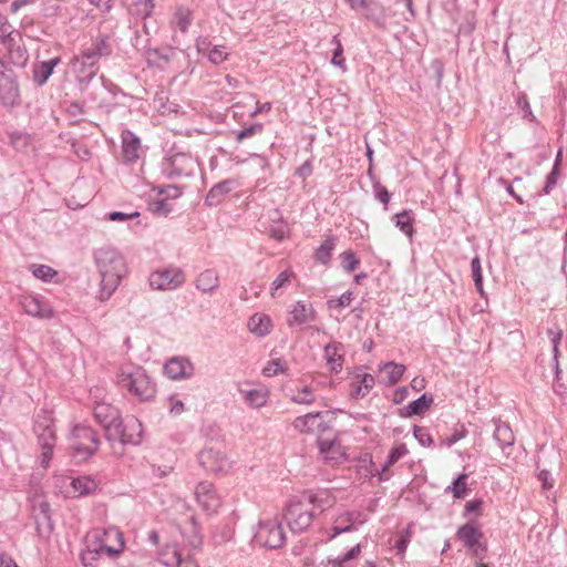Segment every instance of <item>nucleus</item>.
<instances>
[{"mask_svg":"<svg viewBox=\"0 0 567 567\" xmlns=\"http://www.w3.org/2000/svg\"><path fill=\"white\" fill-rule=\"evenodd\" d=\"M140 213H123V212H112L107 214L106 218L111 221H125L134 218H138Z\"/></svg>","mask_w":567,"mask_h":567,"instance_id":"0e129e2a","label":"nucleus"},{"mask_svg":"<svg viewBox=\"0 0 567 567\" xmlns=\"http://www.w3.org/2000/svg\"><path fill=\"white\" fill-rule=\"evenodd\" d=\"M482 505H483V501L480 499V498L468 501L465 504L464 515L467 516V515H472L473 514L475 516H478L481 514V511H482Z\"/></svg>","mask_w":567,"mask_h":567,"instance_id":"69168bd1","label":"nucleus"},{"mask_svg":"<svg viewBox=\"0 0 567 567\" xmlns=\"http://www.w3.org/2000/svg\"><path fill=\"white\" fill-rule=\"evenodd\" d=\"M381 372L386 374L385 384L386 385H394L399 382V380L402 378L405 367L400 363L395 362H386L380 368Z\"/></svg>","mask_w":567,"mask_h":567,"instance_id":"58836bf2","label":"nucleus"},{"mask_svg":"<svg viewBox=\"0 0 567 567\" xmlns=\"http://www.w3.org/2000/svg\"><path fill=\"white\" fill-rule=\"evenodd\" d=\"M185 280V274L178 267L153 271L148 278L150 286L154 290H174L182 287Z\"/></svg>","mask_w":567,"mask_h":567,"instance_id":"9b49d317","label":"nucleus"},{"mask_svg":"<svg viewBox=\"0 0 567 567\" xmlns=\"http://www.w3.org/2000/svg\"><path fill=\"white\" fill-rule=\"evenodd\" d=\"M293 277V272L290 269H286L281 271L277 278L271 284V296H276V291L284 287L286 284L290 281V279Z\"/></svg>","mask_w":567,"mask_h":567,"instance_id":"052dcab7","label":"nucleus"},{"mask_svg":"<svg viewBox=\"0 0 567 567\" xmlns=\"http://www.w3.org/2000/svg\"><path fill=\"white\" fill-rule=\"evenodd\" d=\"M548 333V337L550 339V342L553 344V354H554V361H555V382H554V390L556 393L558 394H563L566 392V384L561 381V371L559 369V364H558V354H559V349H558V346L560 343V340H561V336H563V331L560 329H557V330H554V329H549L547 331Z\"/></svg>","mask_w":567,"mask_h":567,"instance_id":"393cba45","label":"nucleus"},{"mask_svg":"<svg viewBox=\"0 0 567 567\" xmlns=\"http://www.w3.org/2000/svg\"><path fill=\"white\" fill-rule=\"evenodd\" d=\"M262 124L260 123H256V124H252L248 127H245L240 131L237 132L236 134V141L237 142H241L244 141L245 138H248V137H251L258 133H261L262 132Z\"/></svg>","mask_w":567,"mask_h":567,"instance_id":"680f3d73","label":"nucleus"},{"mask_svg":"<svg viewBox=\"0 0 567 567\" xmlns=\"http://www.w3.org/2000/svg\"><path fill=\"white\" fill-rule=\"evenodd\" d=\"M154 9L153 0H140L134 3V12L143 18L148 17Z\"/></svg>","mask_w":567,"mask_h":567,"instance_id":"e2e57ef3","label":"nucleus"},{"mask_svg":"<svg viewBox=\"0 0 567 567\" xmlns=\"http://www.w3.org/2000/svg\"><path fill=\"white\" fill-rule=\"evenodd\" d=\"M198 462L206 472L223 473L230 467L226 455L214 447L204 449L198 453Z\"/></svg>","mask_w":567,"mask_h":567,"instance_id":"f3484780","label":"nucleus"},{"mask_svg":"<svg viewBox=\"0 0 567 567\" xmlns=\"http://www.w3.org/2000/svg\"><path fill=\"white\" fill-rule=\"evenodd\" d=\"M21 306L25 313L33 317L50 318L52 316V310L48 305L35 297L23 298Z\"/></svg>","mask_w":567,"mask_h":567,"instance_id":"473e14b6","label":"nucleus"},{"mask_svg":"<svg viewBox=\"0 0 567 567\" xmlns=\"http://www.w3.org/2000/svg\"><path fill=\"white\" fill-rule=\"evenodd\" d=\"M291 400L298 404L309 405L315 402L313 390L309 385L297 388L291 396Z\"/></svg>","mask_w":567,"mask_h":567,"instance_id":"a18cd8bd","label":"nucleus"},{"mask_svg":"<svg viewBox=\"0 0 567 567\" xmlns=\"http://www.w3.org/2000/svg\"><path fill=\"white\" fill-rule=\"evenodd\" d=\"M122 162L131 166L137 163L142 154V144L140 137L130 130H123L121 133Z\"/></svg>","mask_w":567,"mask_h":567,"instance_id":"6ab92c4d","label":"nucleus"},{"mask_svg":"<svg viewBox=\"0 0 567 567\" xmlns=\"http://www.w3.org/2000/svg\"><path fill=\"white\" fill-rule=\"evenodd\" d=\"M61 62L60 58L42 61L33 66V81L42 86L52 75L54 68Z\"/></svg>","mask_w":567,"mask_h":567,"instance_id":"72a5a7b5","label":"nucleus"},{"mask_svg":"<svg viewBox=\"0 0 567 567\" xmlns=\"http://www.w3.org/2000/svg\"><path fill=\"white\" fill-rule=\"evenodd\" d=\"M117 382L122 389L130 391L142 401H147L155 394V385L141 367H123Z\"/></svg>","mask_w":567,"mask_h":567,"instance_id":"7ed1b4c3","label":"nucleus"},{"mask_svg":"<svg viewBox=\"0 0 567 567\" xmlns=\"http://www.w3.org/2000/svg\"><path fill=\"white\" fill-rule=\"evenodd\" d=\"M334 247L336 238L333 236H328L326 240L316 249L315 259L322 265L329 264Z\"/></svg>","mask_w":567,"mask_h":567,"instance_id":"ea45409f","label":"nucleus"},{"mask_svg":"<svg viewBox=\"0 0 567 567\" xmlns=\"http://www.w3.org/2000/svg\"><path fill=\"white\" fill-rule=\"evenodd\" d=\"M70 486L74 497L85 496L93 494L97 487L99 482L89 475H80L71 478Z\"/></svg>","mask_w":567,"mask_h":567,"instance_id":"c756f323","label":"nucleus"},{"mask_svg":"<svg viewBox=\"0 0 567 567\" xmlns=\"http://www.w3.org/2000/svg\"><path fill=\"white\" fill-rule=\"evenodd\" d=\"M100 446L97 433L89 425L76 424L70 434V449L76 462H84L93 456Z\"/></svg>","mask_w":567,"mask_h":567,"instance_id":"20e7f679","label":"nucleus"},{"mask_svg":"<svg viewBox=\"0 0 567 567\" xmlns=\"http://www.w3.org/2000/svg\"><path fill=\"white\" fill-rule=\"evenodd\" d=\"M93 415L105 431V437L113 441V429L121 420L120 411L109 402L96 401L93 404Z\"/></svg>","mask_w":567,"mask_h":567,"instance_id":"4468645a","label":"nucleus"},{"mask_svg":"<svg viewBox=\"0 0 567 567\" xmlns=\"http://www.w3.org/2000/svg\"><path fill=\"white\" fill-rule=\"evenodd\" d=\"M33 431L38 437L39 445L55 444V429L51 413L40 412L34 421Z\"/></svg>","mask_w":567,"mask_h":567,"instance_id":"aec40b11","label":"nucleus"},{"mask_svg":"<svg viewBox=\"0 0 567 567\" xmlns=\"http://www.w3.org/2000/svg\"><path fill=\"white\" fill-rule=\"evenodd\" d=\"M332 43H333L334 48H333L331 63L334 66L340 68L343 72H346L347 65H346V59L343 58V47H342L341 42L338 40V38H333Z\"/></svg>","mask_w":567,"mask_h":567,"instance_id":"864d4df0","label":"nucleus"},{"mask_svg":"<svg viewBox=\"0 0 567 567\" xmlns=\"http://www.w3.org/2000/svg\"><path fill=\"white\" fill-rule=\"evenodd\" d=\"M284 517L292 533H302L312 524L315 512L300 496L289 501Z\"/></svg>","mask_w":567,"mask_h":567,"instance_id":"0eeeda50","label":"nucleus"},{"mask_svg":"<svg viewBox=\"0 0 567 567\" xmlns=\"http://www.w3.org/2000/svg\"><path fill=\"white\" fill-rule=\"evenodd\" d=\"M516 105L522 112V117L529 122H537L536 116L534 115L530 104L526 94L519 93L516 97Z\"/></svg>","mask_w":567,"mask_h":567,"instance_id":"3c124183","label":"nucleus"},{"mask_svg":"<svg viewBox=\"0 0 567 567\" xmlns=\"http://www.w3.org/2000/svg\"><path fill=\"white\" fill-rule=\"evenodd\" d=\"M228 54L225 47L214 45V48L208 50L207 58L212 63L219 64L227 59Z\"/></svg>","mask_w":567,"mask_h":567,"instance_id":"4d7b16f0","label":"nucleus"},{"mask_svg":"<svg viewBox=\"0 0 567 567\" xmlns=\"http://www.w3.org/2000/svg\"><path fill=\"white\" fill-rule=\"evenodd\" d=\"M276 215H279L276 212ZM289 233V227L285 220L280 216L272 218V225L269 228V235L276 240H282L287 237Z\"/></svg>","mask_w":567,"mask_h":567,"instance_id":"37998d69","label":"nucleus"},{"mask_svg":"<svg viewBox=\"0 0 567 567\" xmlns=\"http://www.w3.org/2000/svg\"><path fill=\"white\" fill-rule=\"evenodd\" d=\"M152 213L161 216H166L172 212V205L166 198L155 199L150 204Z\"/></svg>","mask_w":567,"mask_h":567,"instance_id":"bf43d9fd","label":"nucleus"},{"mask_svg":"<svg viewBox=\"0 0 567 567\" xmlns=\"http://www.w3.org/2000/svg\"><path fill=\"white\" fill-rule=\"evenodd\" d=\"M300 496L310 508L318 509L320 513L331 508L337 502L333 493L327 488L305 491Z\"/></svg>","mask_w":567,"mask_h":567,"instance_id":"412c9836","label":"nucleus"},{"mask_svg":"<svg viewBox=\"0 0 567 567\" xmlns=\"http://www.w3.org/2000/svg\"><path fill=\"white\" fill-rule=\"evenodd\" d=\"M409 453L405 444H398L393 446L389 455L386 457V461L382 465V473L384 474L391 466H393L396 462H399L403 456H405Z\"/></svg>","mask_w":567,"mask_h":567,"instance_id":"79ce46f5","label":"nucleus"},{"mask_svg":"<svg viewBox=\"0 0 567 567\" xmlns=\"http://www.w3.org/2000/svg\"><path fill=\"white\" fill-rule=\"evenodd\" d=\"M360 553H361V546H360V544H358L354 547H352L344 555L337 557V558L328 557V558L322 559L321 561L315 564L313 567H347V564L350 560L355 559Z\"/></svg>","mask_w":567,"mask_h":567,"instance_id":"c9c22d12","label":"nucleus"},{"mask_svg":"<svg viewBox=\"0 0 567 567\" xmlns=\"http://www.w3.org/2000/svg\"><path fill=\"white\" fill-rule=\"evenodd\" d=\"M239 182L236 178H227L215 184L205 197V204L208 206L219 205L224 197L239 187Z\"/></svg>","mask_w":567,"mask_h":567,"instance_id":"b1692460","label":"nucleus"},{"mask_svg":"<svg viewBox=\"0 0 567 567\" xmlns=\"http://www.w3.org/2000/svg\"><path fill=\"white\" fill-rule=\"evenodd\" d=\"M245 402L251 408H261L267 403L268 390L264 386L239 389Z\"/></svg>","mask_w":567,"mask_h":567,"instance_id":"2f4dec72","label":"nucleus"},{"mask_svg":"<svg viewBox=\"0 0 567 567\" xmlns=\"http://www.w3.org/2000/svg\"><path fill=\"white\" fill-rule=\"evenodd\" d=\"M320 454L326 462L337 464L344 458L340 444L334 440H318Z\"/></svg>","mask_w":567,"mask_h":567,"instance_id":"7c9ffc66","label":"nucleus"},{"mask_svg":"<svg viewBox=\"0 0 567 567\" xmlns=\"http://www.w3.org/2000/svg\"><path fill=\"white\" fill-rule=\"evenodd\" d=\"M316 318L317 312L311 302L297 301L289 311L287 324L292 328L313 322Z\"/></svg>","mask_w":567,"mask_h":567,"instance_id":"4be33fe9","label":"nucleus"},{"mask_svg":"<svg viewBox=\"0 0 567 567\" xmlns=\"http://www.w3.org/2000/svg\"><path fill=\"white\" fill-rule=\"evenodd\" d=\"M86 547L81 553L80 559L84 567H96V561L103 554L92 542L85 538Z\"/></svg>","mask_w":567,"mask_h":567,"instance_id":"a19ab883","label":"nucleus"},{"mask_svg":"<svg viewBox=\"0 0 567 567\" xmlns=\"http://www.w3.org/2000/svg\"><path fill=\"white\" fill-rule=\"evenodd\" d=\"M272 322L269 316L255 313L248 320V329L258 337H266L270 333Z\"/></svg>","mask_w":567,"mask_h":567,"instance_id":"f704fd0d","label":"nucleus"},{"mask_svg":"<svg viewBox=\"0 0 567 567\" xmlns=\"http://www.w3.org/2000/svg\"><path fill=\"white\" fill-rule=\"evenodd\" d=\"M285 372V362L280 359L269 361L262 369L265 377L271 378Z\"/></svg>","mask_w":567,"mask_h":567,"instance_id":"6e6d98bb","label":"nucleus"},{"mask_svg":"<svg viewBox=\"0 0 567 567\" xmlns=\"http://www.w3.org/2000/svg\"><path fill=\"white\" fill-rule=\"evenodd\" d=\"M352 301V292L347 291L342 293L338 299L329 300L328 306L329 308H337V307H348L350 306Z\"/></svg>","mask_w":567,"mask_h":567,"instance_id":"338daca9","label":"nucleus"},{"mask_svg":"<svg viewBox=\"0 0 567 567\" xmlns=\"http://www.w3.org/2000/svg\"><path fill=\"white\" fill-rule=\"evenodd\" d=\"M413 435L422 446L429 447L433 444V439L426 427L415 425L413 427Z\"/></svg>","mask_w":567,"mask_h":567,"instance_id":"13d9d810","label":"nucleus"},{"mask_svg":"<svg viewBox=\"0 0 567 567\" xmlns=\"http://www.w3.org/2000/svg\"><path fill=\"white\" fill-rule=\"evenodd\" d=\"M0 102L6 107L20 104L19 84L12 70L0 69Z\"/></svg>","mask_w":567,"mask_h":567,"instance_id":"2eb2a0df","label":"nucleus"},{"mask_svg":"<svg viewBox=\"0 0 567 567\" xmlns=\"http://www.w3.org/2000/svg\"><path fill=\"white\" fill-rule=\"evenodd\" d=\"M195 495L198 504L207 513H215L220 505V499L212 483L200 482L196 486Z\"/></svg>","mask_w":567,"mask_h":567,"instance_id":"5701e85b","label":"nucleus"},{"mask_svg":"<svg viewBox=\"0 0 567 567\" xmlns=\"http://www.w3.org/2000/svg\"><path fill=\"white\" fill-rule=\"evenodd\" d=\"M392 220L404 235L412 238L414 233V217L411 210H403L399 214L393 215Z\"/></svg>","mask_w":567,"mask_h":567,"instance_id":"4c0bfd02","label":"nucleus"},{"mask_svg":"<svg viewBox=\"0 0 567 567\" xmlns=\"http://www.w3.org/2000/svg\"><path fill=\"white\" fill-rule=\"evenodd\" d=\"M558 175H559V168L553 167L551 172L546 177V184L544 187L545 194H549L555 188V186L557 184Z\"/></svg>","mask_w":567,"mask_h":567,"instance_id":"774afa93","label":"nucleus"},{"mask_svg":"<svg viewBox=\"0 0 567 567\" xmlns=\"http://www.w3.org/2000/svg\"><path fill=\"white\" fill-rule=\"evenodd\" d=\"M143 434L142 423L135 416H127L120 420L113 429V441L118 440L122 444L137 445Z\"/></svg>","mask_w":567,"mask_h":567,"instance_id":"ddd939ff","label":"nucleus"},{"mask_svg":"<svg viewBox=\"0 0 567 567\" xmlns=\"http://www.w3.org/2000/svg\"><path fill=\"white\" fill-rule=\"evenodd\" d=\"M255 542L266 548H280L285 540V532L281 523L277 520H262L255 533Z\"/></svg>","mask_w":567,"mask_h":567,"instance_id":"1a4fd4ad","label":"nucleus"},{"mask_svg":"<svg viewBox=\"0 0 567 567\" xmlns=\"http://www.w3.org/2000/svg\"><path fill=\"white\" fill-rule=\"evenodd\" d=\"M434 399L432 394L423 393L419 399L410 402L405 410L406 416L420 415L427 411L433 404Z\"/></svg>","mask_w":567,"mask_h":567,"instance_id":"e433bc0d","label":"nucleus"},{"mask_svg":"<svg viewBox=\"0 0 567 567\" xmlns=\"http://www.w3.org/2000/svg\"><path fill=\"white\" fill-rule=\"evenodd\" d=\"M329 412L308 413L295 419L292 425L300 433L326 432L329 429L326 417Z\"/></svg>","mask_w":567,"mask_h":567,"instance_id":"a211bd4d","label":"nucleus"},{"mask_svg":"<svg viewBox=\"0 0 567 567\" xmlns=\"http://www.w3.org/2000/svg\"><path fill=\"white\" fill-rule=\"evenodd\" d=\"M197 164L190 153L172 150L162 161L161 171L171 179L188 177L194 175Z\"/></svg>","mask_w":567,"mask_h":567,"instance_id":"423d86ee","label":"nucleus"},{"mask_svg":"<svg viewBox=\"0 0 567 567\" xmlns=\"http://www.w3.org/2000/svg\"><path fill=\"white\" fill-rule=\"evenodd\" d=\"M471 269H472V276H473L475 288H476L477 292L482 297H484L483 274H482L481 260L478 257H474L471 260Z\"/></svg>","mask_w":567,"mask_h":567,"instance_id":"8fccbe9b","label":"nucleus"},{"mask_svg":"<svg viewBox=\"0 0 567 567\" xmlns=\"http://www.w3.org/2000/svg\"><path fill=\"white\" fill-rule=\"evenodd\" d=\"M94 260L101 276V300L109 299L126 274L123 256L114 248L103 247L94 252Z\"/></svg>","mask_w":567,"mask_h":567,"instance_id":"f257e3e1","label":"nucleus"},{"mask_svg":"<svg viewBox=\"0 0 567 567\" xmlns=\"http://www.w3.org/2000/svg\"><path fill=\"white\" fill-rule=\"evenodd\" d=\"M456 537L478 560L485 558L487 546L485 543L481 542L483 533L478 526L473 523H466L458 527Z\"/></svg>","mask_w":567,"mask_h":567,"instance_id":"9d476101","label":"nucleus"},{"mask_svg":"<svg viewBox=\"0 0 567 567\" xmlns=\"http://www.w3.org/2000/svg\"><path fill=\"white\" fill-rule=\"evenodd\" d=\"M176 31L181 33L187 32L188 25L190 24V12L187 9L179 8L175 16L174 21Z\"/></svg>","mask_w":567,"mask_h":567,"instance_id":"09e8293b","label":"nucleus"},{"mask_svg":"<svg viewBox=\"0 0 567 567\" xmlns=\"http://www.w3.org/2000/svg\"><path fill=\"white\" fill-rule=\"evenodd\" d=\"M372 188L375 199L382 203L384 205V209L386 210L391 199V194L379 181L373 182Z\"/></svg>","mask_w":567,"mask_h":567,"instance_id":"5fc2aeb1","label":"nucleus"},{"mask_svg":"<svg viewBox=\"0 0 567 567\" xmlns=\"http://www.w3.org/2000/svg\"><path fill=\"white\" fill-rule=\"evenodd\" d=\"M87 542H92L103 554L117 557L124 549L123 533L115 526L95 528L86 535Z\"/></svg>","mask_w":567,"mask_h":567,"instance_id":"39448f33","label":"nucleus"},{"mask_svg":"<svg viewBox=\"0 0 567 567\" xmlns=\"http://www.w3.org/2000/svg\"><path fill=\"white\" fill-rule=\"evenodd\" d=\"M340 259L343 270L348 274L354 271L360 264L359 258H357L354 251H352L351 249L340 254Z\"/></svg>","mask_w":567,"mask_h":567,"instance_id":"603ef678","label":"nucleus"},{"mask_svg":"<svg viewBox=\"0 0 567 567\" xmlns=\"http://www.w3.org/2000/svg\"><path fill=\"white\" fill-rule=\"evenodd\" d=\"M367 517L361 511H346L334 517L330 532L323 542H330L342 533L355 530L358 526L364 524Z\"/></svg>","mask_w":567,"mask_h":567,"instance_id":"f8f14e48","label":"nucleus"},{"mask_svg":"<svg viewBox=\"0 0 567 567\" xmlns=\"http://www.w3.org/2000/svg\"><path fill=\"white\" fill-rule=\"evenodd\" d=\"M344 347L341 342L331 341L324 347V358L331 372L339 373L342 370Z\"/></svg>","mask_w":567,"mask_h":567,"instance_id":"cd10ccee","label":"nucleus"},{"mask_svg":"<svg viewBox=\"0 0 567 567\" xmlns=\"http://www.w3.org/2000/svg\"><path fill=\"white\" fill-rule=\"evenodd\" d=\"M28 59L22 38H0V69H4L7 64L22 68Z\"/></svg>","mask_w":567,"mask_h":567,"instance_id":"6e6552de","label":"nucleus"},{"mask_svg":"<svg viewBox=\"0 0 567 567\" xmlns=\"http://www.w3.org/2000/svg\"><path fill=\"white\" fill-rule=\"evenodd\" d=\"M161 563L168 567H174L179 561L182 554L177 550L176 546H166L159 554Z\"/></svg>","mask_w":567,"mask_h":567,"instance_id":"de8ad7c7","label":"nucleus"},{"mask_svg":"<svg viewBox=\"0 0 567 567\" xmlns=\"http://www.w3.org/2000/svg\"><path fill=\"white\" fill-rule=\"evenodd\" d=\"M352 9L379 27L385 25L390 18V11L378 0H358L352 2Z\"/></svg>","mask_w":567,"mask_h":567,"instance_id":"dca6fc26","label":"nucleus"},{"mask_svg":"<svg viewBox=\"0 0 567 567\" xmlns=\"http://www.w3.org/2000/svg\"><path fill=\"white\" fill-rule=\"evenodd\" d=\"M195 287L204 295L213 296L219 288V276L215 269H205L195 279Z\"/></svg>","mask_w":567,"mask_h":567,"instance_id":"c85d7f7f","label":"nucleus"},{"mask_svg":"<svg viewBox=\"0 0 567 567\" xmlns=\"http://www.w3.org/2000/svg\"><path fill=\"white\" fill-rule=\"evenodd\" d=\"M30 270L35 278L45 282L52 281L53 278L58 275L56 270L48 265L33 264L30 266Z\"/></svg>","mask_w":567,"mask_h":567,"instance_id":"c03bdc74","label":"nucleus"},{"mask_svg":"<svg viewBox=\"0 0 567 567\" xmlns=\"http://www.w3.org/2000/svg\"><path fill=\"white\" fill-rule=\"evenodd\" d=\"M466 481L467 474H460L451 486H447L445 492H452L455 498H464L466 495Z\"/></svg>","mask_w":567,"mask_h":567,"instance_id":"49530a36","label":"nucleus"},{"mask_svg":"<svg viewBox=\"0 0 567 567\" xmlns=\"http://www.w3.org/2000/svg\"><path fill=\"white\" fill-rule=\"evenodd\" d=\"M111 53L110 45L104 38H99L89 47H84L80 54L70 61V70L75 75L81 87L84 89L97 73V62L102 56Z\"/></svg>","mask_w":567,"mask_h":567,"instance_id":"f03ea898","label":"nucleus"},{"mask_svg":"<svg viewBox=\"0 0 567 567\" xmlns=\"http://www.w3.org/2000/svg\"><path fill=\"white\" fill-rule=\"evenodd\" d=\"M494 432L493 439L496 441L503 452L512 447L515 443V435L509 424L503 422L501 419H493Z\"/></svg>","mask_w":567,"mask_h":567,"instance_id":"bb28decb","label":"nucleus"},{"mask_svg":"<svg viewBox=\"0 0 567 567\" xmlns=\"http://www.w3.org/2000/svg\"><path fill=\"white\" fill-rule=\"evenodd\" d=\"M192 363L184 358H173L164 365V373L173 380L188 378L193 374Z\"/></svg>","mask_w":567,"mask_h":567,"instance_id":"a878e982","label":"nucleus"}]
</instances>
